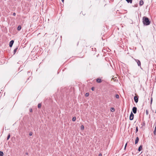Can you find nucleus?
<instances>
[{
	"label": "nucleus",
	"instance_id": "nucleus-33",
	"mask_svg": "<svg viewBox=\"0 0 156 156\" xmlns=\"http://www.w3.org/2000/svg\"><path fill=\"white\" fill-rule=\"evenodd\" d=\"M62 2H63L64 1V0H61Z\"/></svg>",
	"mask_w": 156,
	"mask_h": 156
},
{
	"label": "nucleus",
	"instance_id": "nucleus-4",
	"mask_svg": "<svg viewBox=\"0 0 156 156\" xmlns=\"http://www.w3.org/2000/svg\"><path fill=\"white\" fill-rule=\"evenodd\" d=\"M135 60L137 62L138 66L141 67V62L138 59H135Z\"/></svg>",
	"mask_w": 156,
	"mask_h": 156
},
{
	"label": "nucleus",
	"instance_id": "nucleus-8",
	"mask_svg": "<svg viewBox=\"0 0 156 156\" xmlns=\"http://www.w3.org/2000/svg\"><path fill=\"white\" fill-rule=\"evenodd\" d=\"M139 138L138 137H136V140H135V144H136L138 143V142L139 141Z\"/></svg>",
	"mask_w": 156,
	"mask_h": 156
},
{
	"label": "nucleus",
	"instance_id": "nucleus-20",
	"mask_svg": "<svg viewBox=\"0 0 156 156\" xmlns=\"http://www.w3.org/2000/svg\"><path fill=\"white\" fill-rule=\"evenodd\" d=\"M80 129L81 130H83L84 129V127L83 125H81L80 126Z\"/></svg>",
	"mask_w": 156,
	"mask_h": 156
},
{
	"label": "nucleus",
	"instance_id": "nucleus-21",
	"mask_svg": "<svg viewBox=\"0 0 156 156\" xmlns=\"http://www.w3.org/2000/svg\"><path fill=\"white\" fill-rule=\"evenodd\" d=\"M89 95V93H86L85 94V96L86 97H88Z\"/></svg>",
	"mask_w": 156,
	"mask_h": 156
},
{
	"label": "nucleus",
	"instance_id": "nucleus-14",
	"mask_svg": "<svg viewBox=\"0 0 156 156\" xmlns=\"http://www.w3.org/2000/svg\"><path fill=\"white\" fill-rule=\"evenodd\" d=\"M111 111H112V112H114L115 111V108H113V107H112L111 108Z\"/></svg>",
	"mask_w": 156,
	"mask_h": 156
},
{
	"label": "nucleus",
	"instance_id": "nucleus-26",
	"mask_svg": "<svg viewBox=\"0 0 156 156\" xmlns=\"http://www.w3.org/2000/svg\"><path fill=\"white\" fill-rule=\"evenodd\" d=\"M146 113L147 115L148 114V112L147 110L146 111Z\"/></svg>",
	"mask_w": 156,
	"mask_h": 156
},
{
	"label": "nucleus",
	"instance_id": "nucleus-10",
	"mask_svg": "<svg viewBox=\"0 0 156 156\" xmlns=\"http://www.w3.org/2000/svg\"><path fill=\"white\" fill-rule=\"evenodd\" d=\"M142 145H140L138 148V151H141V149H142Z\"/></svg>",
	"mask_w": 156,
	"mask_h": 156
},
{
	"label": "nucleus",
	"instance_id": "nucleus-23",
	"mask_svg": "<svg viewBox=\"0 0 156 156\" xmlns=\"http://www.w3.org/2000/svg\"><path fill=\"white\" fill-rule=\"evenodd\" d=\"M33 134V133L32 132H30L29 133V135L30 136H31Z\"/></svg>",
	"mask_w": 156,
	"mask_h": 156
},
{
	"label": "nucleus",
	"instance_id": "nucleus-25",
	"mask_svg": "<svg viewBox=\"0 0 156 156\" xmlns=\"http://www.w3.org/2000/svg\"><path fill=\"white\" fill-rule=\"evenodd\" d=\"M91 89L92 90L94 91V87H92L91 88Z\"/></svg>",
	"mask_w": 156,
	"mask_h": 156
},
{
	"label": "nucleus",
	"instance_id": "nucleus-30",
	"mask_svg": "<svg viewBox=\"0 0 156 156\" xmlns=\"http://www.w3.org/2000/svg\"><path fill=\"white\" fill-rule=\"evenodd\" d=\"M102 154L101 153H100L99 154V156H102Z\"/></svg>",
	"mask_w": 156,
	"mask_h": 156
},
{
	"label": "nucleus",
	"instance_id": "nucleus-12",
	"mask_svg": "<svg viewBox=\"0 0 156 156\" xmlns=\"http://www.w3.org/2000/svg\"><path fill=\"white\" fill-rule=\"evenodd\" d=\"M21 28V27L20 25L17 28V29L18 30L20 31Z\"/></svg>",
	"mask_w": 156,
	"mask_h": 156
},
{
	"label": "nucleus",
	"instance_id": "nucleus-1",
	"mask_svg": "<svg viewBox=\"0 0 156 156\" xmlns=\"http://www.w3.org/2000/svg\"><path fill=\"white\" fill-rule=\"evenodd\" d=\"M143 22L144 25L146 26L149 25L151 23V21L149 20V18L146 16L143 17Z\"/></svg>",
	"mask_w": 156,
	"mask_h": 156
},
{
	"label": "nucleus",
	"instance_id": "nucleus-28",
	"mask_svg": "<svg viewBox=\"0 0 156 156\" xmlns=\"http://www.w3.org/2000/svg\"><path fill=\"white\" fill-rule=\"evenodd\" d=\"M145 122H143V123H142V126H145Z\"/></svg>",
	"mask_w": 156,
	"mask_h": 156
},
{
	"label": "nucleus",
	"instance_id": "nucleus-5",
	"mask_svg": "<svg viewBox=\"0 0 156 156\" xmlns=\"http://www.w3.org/2000/svg\"><path fill=\"white\" fill-rule=\"evenodd\" d=\"M132 111L134 114H136L137 112V108L135 107H134L132 108Z\"/></svg>",
	"mask_w": 156,
	"mask_h": 156
},
{
	"label": "nucleus",
	"instance_id": "nucleus-32",
	"mask_svg": "<svg viewBox=\"0 0 156 156\" xmlns=\"http://www.w3.org/2000/svg\"><path fill=\"white\" fill-rule=\"evenodd\" d=\"M137 6V5H135L134 6V7H136Z\"/></svg>",
	"mask_w": 156,
	"mask_h": 156
},
{
	"label": "nucleus",
	"instance_id": "nucleus-31",
	"mask_svg": "<svg viewBox=\"0 0 156 156\" xmlns=\"http://www.w3.org/2000/svg\"><path fill=\"white\" fill-rule=\"evenodd\" d=\"M16 14L15 13H13V15L14 16H16Z\"/></svg>",
	"mask_w": 156,
	"mask_h": 156
},
{
	"label": "nucleus",
	"instance_id": "nucleus-35",
	"mask_svg": "<svg viewBox=\"0 0 156 156\" xmlns=\"http://www.w3.org/2000/svg\"><path fill=\"white\" fill-rule=\"evenodd\" d=\"M155 127H156V124L155 125Z\"/></svg>",
	"mask_w": 156,
	"mask_h": 156
},
{
	"label": "nucleus",
	"instance_id": "nucleus-11",
	"mask_svg": "<svg viewBox=\"0 0 156 156\" xmlns=\"http://www.w3.org/2000/svg\"><path fill=\"white\" fill-rule=\"evenodd\" d=\"M128 3H132L133 0H126Z\"/></svg>",
	"mask_w": 156,
	"mask_h": 156
},
{
	"label": "nucleus",
	"instance_id": "nucleus-13",
	"mask_svg": "<svg viewBox=\"0 0 156 156\" xmlns=\"http://www.w3.org/2000/svg\"><path fill=\"white\" fill-rule=\"evenodd\" d=\"M18 49V47H16L14 50L13 54L14 55L16 52L17 50Z\"/></svg>",
	"mask_w": 156,
	"mask_h": 156
},
{
	"label": "nucleus",
	"instance_id": "nucleus-7",
	"mask_svg": "<svg viewBox=\"0 0 156 156\" xmlns=\"http://www.w3.org/2000/svg\"><path fill=\"white\" fill-rule=\"evenodd\" d=\"M96 81L98 83H101L102 82V80H101V79L99 78H98L96 79Z\"/></svg>",
	"mask_w": 156,
	"mask_h": 156
},
{
	"label": "nucleus",
	"instance_id": "nucleus-3",
	"mask_svg": "<svg viewBox=\"0 0 156 156\" xmlns=\"http://www.w3.org/2000/svg\"><path fill=\"white\" fill-rule=\"evenodd\" d=\"M134 118V115L133 113L132 112H131L129 116V120H132Z\"/></svg>",
	"mask_w": 156,
	"mask_h": 156
},
{
	"label": "nucleus",
	"instance_id": "nucleus-18",
	"mask_svg": "<svg viewBox=\"0 0 156 156\" xmlns=\"http://www.w3.org/2000/svg\"><path fill=\"white\" fill-rule=\"evenodd\" d=\"M10 136V134L9 133L7 137V140H8L9 139Z\"/></svg>",
	"mask_w": 156,
	"mask_h": 156
},
{
	"label": "nucleus",
	"instance_id": "nucleus-22",
	"mask_svg": "<svg viewBox=\"0 0 156 156\" xmlns=\"http://www.w3.org/2000/svg\"><path fill=\"white\" fill-rule=\"evenodd\" d=\"M138 131V127H136V133H137Z\"/></svg>",
	"mask_w": 156,
	"mask_h": 156
},
{
	"label": "nucleus",
	"instance_id": "nucleus-19",
	"mask_svg": "<svg viewBox=\"0 0 156 156\" xmlns=\"http://www.w3.org/2000/svg\"><path fill=\"white\" fill-rule=\"evenodd\" d=\"M41 103H39L38 105V108H40L41 107Z\"/></svg>",
	"mask_w": 156,
	"mask_h": 156
},
{
	"label": "nucleus",
	"instance_id": "nucleus-16",
	"mask_svg": "<svg viewBox=\"0 0 156 156\" xmlns=\"http://www.w3.org/2000/svg\"><path fill=\"white\" fill-rule=\"evenodd\" d=\"M76 117H73V118L72 120V121H76Z\"/></svg>",
	"mask_w": 156,
	"mask_h": 156
},
{
	"label": "nucleus",
	"instance_id": "nucleus-9",
	"mask_svg": "<svg viewBox=\"0 0 156 156\" xmlns=\"http://www.w3.org/2000/svg\"><path fill=\"white\" fill-rule=\"evenodd\" d=\"M144 2L142 0H140V3H139L140 6H141L142 5H143L144 4Z\"/></svg>",
	"mask_w": 156,
	"mask_h": 156
},
{
	"label": "nucleus",
	"instance_id": "nucleus-34",
	"mask_svg": "<svg viewBox=\"0 0 156 156\" xmlns=\"http://www.w3.org/2000/svg\"><path fill=\"white\" fill-rule=\"evenodd\" d=\"M26 155H28V153H26Z\"/></svg>",
	"mask_w": 156,
	"mask_h": 156
},
{
	"label": "nucleus",
	"instance_id": "nucleus-27",
	"mask_svg": "<svg viewBox=\"0 0 156 156\" xmlns=\"http://www.w3.org/2000/svg\"><path fill=\"white\" fill-rule=\"evenodd\" d=\"M33 111L32 109V108H30V112H32Z\"/></svg>",
	"mask_w": 156,
	"mask_h": 156
},
{
	"label": "nucleus",
	"instance_id": "nucleus-2",
	"mask_svg": "<svg viewBox=\"0 0 156 156\" xmlns=\"http://www.w3.org/2000/svg\"><path fill=\"white\" fill-rule=\"evenodd\" d=\"M136 96L134 97V99L135 102L136 103H137L138 101L139 96L138 95H136V94H135Z\"/></svg>",
	"mask_w": 156,
	"mask_h": 156
},
{
	"label": "nucleus",
	"instance_id": "nucleus-17",
	"mask_svg": "<svg viewBox=\"0 0 156 156\" xmlns=\"http://www.w3.org/2000/svg\"><path fill=\"white\" fill-rule=\"evenodd\" d=\"M115 97L117 99H119V97L118 94H116L115 95Z\"/></svg>",
	"mask_w": 156,
	"mask_h": 156
},
{
	"label": "nucleus",
	"instance_id": "nucleus-6",
	"mask_svg": "<svg viewBox=\"0 0 156 156\" xmlns=\"http://www.w3.org/2000/svg\"><path fill=\"white\" fill-rule=\"evenodd\" d=\"M14 41L13 40H12L10 41L9 44V46L10 47H11L12 46L14 43Z\"/></svg>",
	"mask_w": 156,
	"mask_h": 156
},
{
	"label": "nucleus",
	"instance_id": "nucleus-29",
	"mask_svg": "<svg viewBox=\"0 0 156 156\" xmlns=\"http://www.w3.org/2000/svg\"><path fill=\"white\" fill-rule=\"evenodd\" d=\"M127 143H126L125 145V148H124V149L125 150L126 148V146H127Z\"/></svg>",
	"mask_w": 156,
	"mask_h": 156
},
{
	"label": "nucleus",
	"instance_id": "nucleus-15",
	"mask_svg": "<svg viewBox=\"0 0 156 156\" xmlns=\"http://www.w3.org/2000/svg\"><path fill=\"white\" fill-rule=\"evenodd\" d=\"M4 154L3 152L0 151V156H3Z\"/></svg>",
	"mask_w": 156,
	"mask_h": 156
},
{
	"label": "nucleus",
	"instance_id": "nucleus-24",
	"mask_svg": "<svg viewBox=\"0 0 156 156\" xmlns=\"http://www.w3.org/2000/svg\"><path fill=\"white\" fill-rule=\"evenodd\" d=\"M153 101V99L152 98H151V105L152 104V102Z\"/></svg>",
	"mask_w": 156,
	"mask_h": 156
}]
</instances>
